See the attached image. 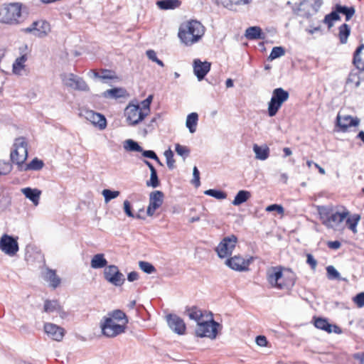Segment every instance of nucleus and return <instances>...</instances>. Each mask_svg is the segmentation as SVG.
Masks as SVG:
<instances>
[{
    "mask_svg": "<svg viewBox=\"0 0 364 364\" xmlns=\"http://www.w3.org/2000/svg\"><path fill=\"white\" fill-rule=\"evenodd\" d=\"M60 308L58 302L55 300H46L44 303V311L47 313H51L57 311Z\"/></svg>",
    "mask_w": 364,
    "mask_h": 364,
    "instance_id": "nucleus-46",
    "label": "nucleus"
},
{
    "mask_svg": "<svg viewBox=\"0 0 364 364\" xmlns=\"http://www.w3.org/2000/svg\"><path fill=\"white\" fill-rule=\"evenodd\" d=\"M256 343L262 347L266 346L267 345V340L264 336H257L255 339Z\"/></svg>",
    "mask_w": 364,
    "mask_h": 364,
    "instance_id": "nucleus-64",
    "label": "nucleus"
},
{
    "mask_svg": "<svg viewBox=\"0 0 364 364\" xmlns=\"http://www.w3.org/2000/svg\"><path fill=\"white\" fill-rule=\"evenodd\" d=\"M166 321L169 328L178 335H183L186 332V326L183 320L176 314H168Z\"/></svg>",
    "mask_w": 364,
    "mask_h": 364,
    "instance_id": "nucleus-16",
    "label": "nucleus"
},
{
    "mask_svg": "<svg viewBox=\"0 0 364 364\" xmlns=\"http://www.w3.org/2000/svg\"><path fill=\"white\" fill-rule=\"evenodd\" d=\"M322 4V0H304L298 8V15L309 18L318 11Z\"/></svg>",
    "mask_w": 364,
    "mask_h": 364,
    "instance_id": "nucleus-9",
    "label": "nucleus"
},
{
    "mask_svg": "<svg viewBox=\"0 0 364 364\" xmlns=\"http://www.w3.org/2000/svg\"><path fill=\"white\" fill-rule=\"evenodd\" d=\"M146 56L148 57V58L149 60H151V61L156 63L161 67L164 66L163 61L157 58L156 53L154 50H146Z\"/></svg>",
    "mask_w": 364,
    "mask_h": 364,
    "instance_id": "nucleus-56",
    "label": "nucleus"
},
{
    "mask_svg": "<svg viewBox=\"0 0 364 364\" xmlns=\"http://www.w3.org/2000/svg\"><path fill=\"white\" fill-rule=\"evenodd\" d=\"M245 37L249 40H261L264 38V34L260 27L251 26L246 29Z\"/></svg>",
    "mask_w": 364,
    "mask_h": 364,
    "instance_id": "nucleus-26",
    "label": "nucleus"
},
{
    "mask_svg": "<svg viewBox=\"0 0 364 364\" xmlns=\"http://www.w3.org/2000/svg\"><path fill=\"white\" fill-rule=\"evenodd\" d=\"M253 151L255 154V158L259 160L264 161L269 156V149L267 146L253 145Z\"/></svg>",
    "mask_w": 364,
    "mask_h": 364,
    "instance_id": "nucleus-28",
    "label": "nucleus"
},
{
    "mask_svg": "<svg viewBox=\"0 0 364 364\" xmlns=\"http://www.w3.org/2000/svg\"><path fill=\"white\" fill-rule=\"evenodd\" d=\"M361 71H359V70H358L356 72H355L354 70H351L348 75V78H347L346 83L347 84L354 83L355 87V88L358 87L360 84V77H359V73Z\"/></svg>",
    "mask_w": 364,
    "mask_h": 364,
    "instance_id": "nucleus-45",
    "label": "nucleus"
},
{
    "mask_svg": "<svg viewBox=\"0 0 364 364\" xmlns=\"http://www.w3.org/2000/svg\"><path fill=\"white\" fill-rule=\"evenodd\" d=\"M146 185L152 188H156L159 186L160 181L158 177L157 171L151 173L150 179L146 181Z\"/></svg>",
    "mask_w": 364,
    "mask_h": 364,
    "instance_id": "nucleus-52",
    "label": "nucleus"
},
{
    "mask_svg": "<svg viewBox=\"0 0 364 364\" xmlns=\"http://www.w3.org/2000/svg\"><path fill=\"white\" fill-rule=\"evenodd\" d=\"M318 210L322 224L326 226L329 222L331 215L334 212L333 209L330 207L321 206L318 208Z\"/></svg>",
    "mask_w": 364,
    "mask_h": 364,
    "instance_id": "nucleus-31",
    "label": "nucleus"
},
{
    "mask_svg": "<svg viewBox=\"0 0 364 364\" xmlns=\"http://www.w3.org/2000/svg\"><path fill=\"white\" fill-rule=\"evenodd\" d=\"M127 95V92L122 87H114L112 89L107 90L103 92V96L107 98L118 99L125 97Z\"/></svg>",
    "mask_w": 364,
    "mask_h": 364,
    "instance_id": "nucleus-27",
    "label": "nucleus"
},
{
    "mask_svg": "<svg viewBox=\"0 0 364 364\" xmlns=\"http://www.w3.org/2000/svg\"><path fill=\"white\" fill-rule=\"evenodd\" d=\"M109 318H112V320L114 321H122L123 323L122 325H124L125 326H127V324L128 323V318H127V315L125 314V313L124 311H122V310H119V309L114 310L112 312H110L109 314Z\"/></svg>",
    "mask_w": 364,
    "mask_h": 364,
    "instance_id": "nucleus-40",
    "label": "nucleus"
},
{
    "mask_svg": "<svg viewBox=\"0 0 364 364\" xmlns=\"http://www.w3.org/2000/svg\"><path fill=\"white\" fill-rule=\"evenodd\" d=\"M23 195L29 199L35 205L39 203L41 191L37 188L30 187L24 188L21 190Z\"/></svg>",
    "mask_w": 364,
    "mask_h": 364,
    "instance_id": "nucleus-25",
    "label": "nucleus"
},
{
    "mask_svg": "<svg viewBox=\"0 0 364 364\" xmlns=\"http://www.w3.org/2000/svg\"><path fill=\"white\" fill-rule=\"evenodd\" d=\"M266 211L272 212L277 211L279 214H283L284 209L282 205L278 204H272L266 208Z\"/></svg>",
    "mask_w": 364,
    "mask_h": 364,
    "instance_id": "nucleus-59",
    "label": "nucleus"
},
{
    "mask_svg": "<svg viewBox=\"0 0 364 364\" xmlns=\"http://www.w3.org/2000/svg\"><path fill=\"white\" fill-rule=\"evenodd\" d=\"M337 11L346 16V21H348L355 14V10L353 6H343L339 4H336Z\"/></svg>",
    "mask_w": 364,
    "mask_h": 364,
    "instance_id": "nucleus-36",
    "label": "nucleus"
},
{
    "mask_svg": "<svg viewBox=\"0 0 364 364\" xmlns=\"http://www.w3.org/2000/svg\"><path fill=\"white\" fill-rule=\"evenodd\" d=\"M251 197V193L250 191L246 190L239 191L235 196L234 200L232 203L234 205L238 206L246 201H247Z\"/></svg>",
    "mask_w": 364,
    "mask_h": 364,
    "instance_id": "nucleus-32",
    "label": "nucleus"
},
{
    "mask_svg": "<svg viewBox=\"0 0 364 364\" xmlns=\"http://www.w3.org/2000/svg\"><path fill=\"white\" fill-rule=\"evenodd\" d=\"M124 148L129 151H137L140 152L142 151V147L139 144L138 142L133 139H127L124 141Z\"/></svg>",
    "mask_w": 364,
    "mask_h": 364,
    "instance_id": "nucleus-43",
    "label": "nucleus"
},
{
    "mask_svg": "<svg viewBox=\"0 0 364 364\" xmlns=\"http://www.w3.org/2000/svg\"><path fill=\"white\" fill-rule=\"evenodd\" d=\"M237 242V237L233 234L225 237L215 249L218 256L221 259L230 256Z\"/></svg>",
    "mask_w": 364,
    "mask_h": 364,
    "instance_id": "nucleus-5",
    "label": "nucleus"
},
{
    "mask_svg": "<svg viewBox=\"0 0 364 364\" xmlns=\"http://www.w3.org/2000/svg\"><path fill=\"white\" fill-rule=\"evenodd\" d=\"M124 116L129 125L135 126L146 117V113L141 110L139 105L129 103L124 109Z\"/></svg>",
    "mask_w": 364,
    "mask_h": 364,
    "instance_id": "nucleus-7",
    "label": "nucleus"
},
{
    "mask_svg": "<svg viewBox=\"0 0 364 364\" xmlns=\"http://www.w3.org/2000/svg\"><path fill=\"white\" fill-rule=\"evenodd\" d=\"M193 180L192 183L195 185L196 187H198L200 184V172L196 166L193 167Z\"/></svg>",
    "mask_w": 364,
    "mask_h": 364,
    "instance_id": "nucleus-60",
    "label": "nucleus"
},
{
    "mask_svg": "<svg viewBox=\"0 0 364 364\" xmlns=\"http://www.w3.org/2000/svg\"><path fill=\"white\" fill-rule=\"evenodd\" d=\"M102 332L104 336L113 338L125 331L126 326L124 325L117 324L112 318H104V322L101 323Z\"/></svg>",
    "mask_w": 364,
    "mask_h": 364,
    "instance_id": "nucleus-10",
    "label": "nucleus"
},
{
    "mask_svg": "<svg viewBox=\"0 0 364 364\" xmlns=\"http://www.w3.org/2000/svg\"><path fill=\"white\" fill-rule=\"evenodd\" d=\"M314 326L316 328L325 331L327 333L332 332L333 324L330 323L327 318H316L314 321Z\"/></svg>",
    "mask_w": 364,
    "mask_h": 364,
    "instance_id": "nucleus-35",
    "label": "nucleus"
},
{
    "mask_svg": "<svg viewBox=\"0 0 364 364\" xmlns=\"http://www.w3.org/2000/svg\"><path fill=\"white\" fill-rule=\"evenodd\" d=\"M175 150L179 156L183 157L184 159L186 158L190 154V149L188 147L182 146L179 144H176Z\"/></svg>",
    "mask_w": 364,
    "mask_h": 364,
    "instance_id": "nucleus-55",
    "label": "nucleus"
},
{
    "mask_svg": "<svg viewBox=\"0 0 364 364\" xmlns=\"http://www.w3.org/2000/svg\"><path fill=\"white\" fill-rule=\"evenodd\" d=\"M338 37L340 43L344 44L347 42L350 33V28L347 23H343L338 28Z\"/></svg>",
    "mask_w": 364,
    "mask_h": 364,
    "instance_id": "nucleus-39",
    "label": "nucleus"
},
{
    "mask_svg": "<svg viewBox=\"0 0 364 364\" xmlns=\"http://www.w3.org/2000/svg\"><path fill=\"white\" fill-rule=\"evenodd\" d=\"M23 21L21 4H5L0 7V23L8 25H16L21 23Z\"/></svg>",
    "mask_w": 364,
    "mask_h": 364,
    "instance_id": "nucleus-3",
    "label": "nucleus"
},
{
    "mask_svg": "<svg viewBox=\"0 0 364 364\" xmlns=\"http://www.w3.org/2000/svg\"><path fill=\"white\" fill-rule=\"evenodd\" d=\"M211 64L209 62H202L199 59L193 61V72L199 81L203 80L210 70Z\"/></svg>",
    "mask_w": 364,
    "mask_h": 364,
    "instance_id": "nucleus-20",
    "label": "nucleus"
},
{
    "mask_svg": "<svg viewBox=\"0 0 364 364\" xmlns=\"http://www.w3.org/2000/svg\"><path fill=\"white\" fill-rule=\"evenodd\" d=\"M285 54V49L282 46H275L272 48L268 58L271 60L280 58Z\"/></svg>",
    "mask_w": 364,
    "mask_h": 364,
    "instance_id": "nucleus-47",
    "label": "nucleus"
},
{
    "mask_svg": "<svg viewBox=\"0 0 364 364\" xmlns=\"http://www.w3.org/2000/svg\"><path fill=\"white\" fill-rule=\"evenodd\" d=\"M185 313L189 317L190 319L194 320L198 323L200 322V318L203 316V314L200 309H199L196 306H187L186 308Z\"/></svg>",
    "mask_w": 364,
    "mask_h": 364,
    "instance_id": "nucleus-33",
    "label": "nucleus"
},
{
    "mask_svg": "<svg viewBox=\"0 0 364 364\" xmlns=\"http://www.w3.org/2000/svg\"><path fill=\"white\" fill-rule=\"evenodd\" d=\"M204 34V27L196 20L190 21L180 26L178 38L186 46L198 42Z\"/></svg>",
    "mask_w": 364,
    "mask_h": 364,
    "instance_id": "nucleus-1",
    "label": "nucleus"
},
{
    "mask_svg": "<svg viewBox=\"0 0 364 364\" xmlns=\"http://www.w3.org/2000/svg\"><path fill=\"white\" fill-rule=\"evenodd\" d=\"M164 198V194L161 191H154L149 194V203L146 210L147 215H154L155 211L162 205Z\"/></svg>",
    "mask_w": 364,
    "mask_h": 364,
    "instance_id": "nucleus-15",
    "label": "nucleus"
},
{
    "mask_svg": "<svg viewBox=\"0 0 364 364\" xmlns=\"http://www.w3.org/2000/svg\"><path fill=\"white\" fill-rule=\"evenodd\" d=\"M340 15L335 6L333 10L328 14L326 15L323 22L327 24L328 28H331L333 26V22L340 20Z\"/></svg>",
    "mask_w": 364,
    "mask_h": 364,
    "instance_id": "nucleus-38",
    "label": "nucleus"
},
{
    "mask_svg": "<svg viewBox=\"0 0 364 364\" xmlns=\"http://www.w3.org/2000/svg\"><path fill=\"white\" fill-rule=\"evenodd\" d=\"M46 281L50 282V285L55 289L60 284V278L56 274L55 270L48 269L44 276Z\"/></svg>",
    "mask_w": 364,
    "mask_h": 364,
    "instance_id": "nucleus-30",
    "label": "nucleus"
},
{
    "mask_svg": "<svg viewBox=\"0 0 364 364\" xmlns=\"http://www.w3.org/2000/svg\"><path fill=\"white\" fill-rule=\"evenodd\" d=\"M25 152L28 156V144L26 139L23 136L16 138L14 144V149L10 154V160L12 164L17 165L18 168V162H20L21 157L23 158Z\"/></svg>",
    "mask_w": 364,
    "mask_h": 364,
    "instance_id": "nucleus-8",
    "label": "nucleus"
},
{
    "mask_svg": "<svg viewBox=\"0 0 364 364\" xmlns=\"http://www.w3.org/2000/svg\"><path fill=\"white\" fill-rule=\"evenodd\" d=\"M353 65L357 70L364 71V44L356 48L353 55Z\"/></svg>",
    "mask_w": 364,
    "mask_h": 364,
    "instance_id": "nucleus-23",
    "label": "nucleus"
},
{
    "mask_svg": "<svg viewBox=\"0 0 364 364\" xmlns=\"http://www.w3.org/2000/svg\"><path fill=\"white\" fill-rule=\"evenodd\" d=\"M0 250L9 256L15 255L19 250L17 240L11 235L4 234L0 240Z\"/></svg>",
    "mask_w": 364,
    "mask_h": 364,
    "instance_id": "nucleus-13",
    "label": "nucleus"
},
{
    "mask_svg": "<svg viewBox=\"0 0 364 364\" xmlns=\"http://www.w3.org/2000/svg\"><path fill=\"white\" fill-rule=\"evenodd\" d=\"M26 60L27 56L26 54L17 58L13 64V73L14 74L20 75L21 70L25 67V63Z\"/></svg>",
    "mask_w": 364,
    "mask_h": 364,
    "instance_id": "nucleus-41",
    "label": "nucleus"
},
{
    "mask_svg": "<svg viewBox=\"0 0 364 364\" xmlns=\"http://www.w3.org/2000/svg\"><path fill=\"white\" fill-rule=\"evenodd\" d=\"M327 277L328 279H337L341 280L340 273L337 269L332 265H329L326 267Z\"/></svg>",
    "mask_w": 364,
    "mask_h": 364,
    "instance_id": "nucleus-49",
    "label": "nucleus"
},
{
    "mask_svg": "<svg viewBox=\"0 0 364 364\" xmlns=\"http://www.w3.org/2000/svg\"><path fill=\"white\" fill-rule=\"evenodd\" d=\"M359 124V119L357 117L353 118L350 115H346L341 117L338 114L336 117V126H338L340 130L345 132L349 127H356Z\"/></svg>",
    "mask_w": 364,
    "mask_h": 364,
    "instance_id": "nucleus-21",
    "label": "nucleus"
},
{
    "mask_svg": "<svg viewBox=\"0 0 364 364\" xmlns=\"http://www.w3.org/2000/svg\"><path fill=\"white\" fill-rule=\"evenodd\" d=\"M44 331L49 338L56 341H61L65 336L63 328L51 323L44 324Z\"/></svg>",
    "mask_w": 364,
    "mask_h": 364,
    "instance_id": "nucleus-18",
    "label": "nucleus"
},
{
    "mask_svg": "<svg viewBox=\"0 0 364 364\" xmlns=\"http://www.w3.org/2000/svg\"><path fill=\"white\" fill-rule=\"evenodd\" d=\"M225 264L232 270L244 272L248 270L250 262L240 255H235L228 258Z\"/></svg>",
    "mask_w": 364,
    "mask_h": 364,
    "instance_id": "nucleus-17",
    "label": "nucleus"
},
{
    "mask_svg": "<svg viewBox=\"0 0 364 364\" xmlns=\"http://www.w3.org/2000/svg\"><path fill=\"white\" fill-rule=\"evenodd\" d=\"M306 263L310 265L312 269H315L317 266V261L311 254L306 255Z\"/></svg>",
    "mask_w": 364,
    "mask_h": 364,
    "instance_id": "nucleus-62",
    "label": "nucleus"
},
{
    "mask_svg": "<svg viewBox=\"0 0 364 364\" xmlns=\"http://www.w3.org/2000/svg\"><path fill=\"white\" fill-rule=\"evenodd\" d=\"M100 79L102 80H114L117 79V76L115 75V73L112 70L102 69Z\"/></svg>",
    "mask_w": 364,
    "mask_h": 364,
    "instance_id": "nucleus-54",
    "label": "nucleus"
},
{
    "mask_svg": "<svg viewBox=\"0 0 364 364\" xmlns=\"http://www.w3.org/2000/svg\"><path fill=\"white\" fill-rule=\"evenodd\" d=\"M139 266L140 269L146 274H152L156 272L154 266L148 262L140 261L139 262Z\"/></svg>",
    "mask_w": 364,
    "mask_h": 364,
    "instance_id": "nucleus-50",
    "label": "nucleus"
},
{
    "mask_svg": "<svg viewBox=\"0 0 364 364\" xmlns=\"http://www.w3.org/2000/svg\"><path fill=\"white\" fill-rule=\"evenodd\" d=\"M120 193L118 191H112L110 189H104L102 191V195L105 198V200L106 203L109 200L116 198L119 196Z\"/></svg>",
    "mask_w": 364,
    "mask_h": 364,
    "instance_id": "nucleus-51",
    "label": "nucleus"
},
{
    "mask_svg": "<svg viewBox=\"0 0 364 364\" xmlns=\"http://www.w3.org/2000/svg\"><path fill=\"white\" fill-rule=\"evenodd\" d=\"M21 157L20 162H18V171H26L28 170L32 171H39L43 168L44 166V163L42 160L34 158L30 163L25 164L26 160L27 159V155L25 153V155Z\"/></svg>",
    "mask_w": 364,
    "mask_h": 364,
    "instance_id": "nucleus-19",
    "label": "nucleus"
},
{
    "mask_svg": "<svg viewBox=\"0 0 364 364\" xmlns=\"http://www.w3.org/2000/svg\"><path fill=\"white\" fill-rule=\"evenodd\" d=\"M198 115L196 112H192L187 116L186 125L191 133L196 131Z\"/></svg>",
    "mask_w": 364,
    "mask_h": 364,
    "instance_id": "nucleus-37",
    "label": "nucleus"
},
{
    "mask_svg": "<svg viewBox=\"0 0 364 364\" xmlns=\"http://www.w3.org/2000/svg\"><path fill=\"white\" fill-rule=\"evenodd\" d=\"M164 156L166 159V164H167V166L168 167V168L170 170L173 169L175 167V166H174L175 160L173 159V152L170 149H168V150H166L164 151Z\"/></svg>",
    "mask_w": 364,
    "mask_h": 364,
    "instance_id": "nucleus-53",
    "label": "nucleus"
},
{
    "mask_svg": "<svg viewBox=\"0 0 364 364\" xmlns=\"http://www.w3.org/2000/svg\"><path fill=\"white\" fill-rule=\"evenodd\" d=\"M353 301L356 304L358 307L362 308L364 306V292H360L353 297Z\"/></svg>",
    "mask_w": 364,
    "mask_h": 364,
    "instance_id": "nucleus-61",
    "label": "nucleus"
},
{
    "mask_svg": "<svg viewBox=\"0 0 364 364\" xmlns=\"http://www.w3.org/2000/svg\"><path fill=\"white\" fill-rule=\"evenodd\" d=\"M12 166L9 162L0 161V176L6 175L11 171Z\"/></svg>",
    "mask_w": 364,
    "mask_h": 364,
    "instance_id": "nucleus-58",
    "label": "nucleus"
},
{
    "mask_svg": "<svg viewBox=\"0 0 364 364\" xmlns=\"http://www.w3.org/2000/svg\"><path fill=\"white\" fill-rule=\"evenodd\" d=\"M63 82L68 87L76 90L84 92H88L90 90V87L84 79L73 73L65 75L64 77H63Z\"/></svg>",
    "mask_w": 364,
    "mask_h": 364,
    "instance_id": "nucleus-12",
    "label": "nucleus"
},
{
    "mask_svg": "<svg viewBox=\"0 0 364 364\" xmlns=\"http://www.w3.org/2000/svg\"><path fill=\"white\" fill-rule=\"evenodd\" d=\"M23 31L32 33L38 38H43L50 31V24L46 21H36L29 27L24 28Z\"/></svg>",
    "mask_w": 364,
    "mask_h": 364,
    "instance_id": "nucleus-14",
    "label": "nucleus"
},
{
    "mask_svg": "<svg viewBox=\"0 0 364 364\" xmlns=\"http://www.w3.org/2000/svg\"><path fill=\"white\" fill-rule=\"evenodd\" d=\"M267 279L272 288L279 290H290L295 284L294 275H284L280 266L272 267L267 272Z\"/></svg>",
    "mask_w": 364,
    "mask_h": 364,
    "instance_id": "nucleus-2",
    "label": "nucleus"
},
{
    "mask_svg": "<svg viewBox=\"0 0 364 364\" xmlns=\"http://www.w3.org/2000/svg\"><path fill=\"white\" fill-rule=\"evenodd\" d=\"M219 326L220 323L213 318L210 321L198 322L196 334L200 338L208 337L214 339L218 335Z\"/></svg>",
    "mask_w": 364,
    "mask_h": 364,
    "instance_id": "nucleus-6",
    "label": "nucleus"
},
{
    "mask_svg": "<svg viewBox=\"0 0 364 364\" xmlns=\"http://www.w3.org/2000/svg\"><path fill=\"white\" fill-rule=\"evenodd\" d=\"M348 214V211H343L342 213L334 211L333 214L331 215L329 222L326 227L328 228H333L335 226H337L343 222Z\"/></svg>",
    "mask_w": 364,
    "mask_h": 364,
    "instance_id": "nucleus-24",
    "label": "nucleus"
},
{
    "mask_svg": "<svg viewBox=\"0 0 364 364\" xmlns=\"http://www.w3.org/2000/svg\"><path fill=\"white\" fill-rule=\"evenodd\" d=\"M157 6L161 10H170L178 8L181 5L180 0H159L156 1Z\"/></svg>",
    "mask_w": 364,
    "mask_h": 364,
    "instance_id": "nucleus-29",
    "label": "nucleus"
},
{
    "mask_svg": "<svg viewBox=\"0 0 364 364\" xmlns=\"http://www.w3.org/2000/svg\"><path fill=\"white\" fill-rule=\"evenodd\" d=\"M289 93L282 87L275 88L272 91V97L268 103V114L269 117H274L284 102L288 100Z\"/></svg>",
    "mask_w": 364,
    "mask_h": 364,
    "instance_id": "nucleus-4",
    "label": "nucleus"
},
{
    "mask_svg": "<svg viewBox=\"0 0 364 364\" xmlns=\"http://www.w3.org/2000/svg\"><path fill=\"white\" fill-rule=\"evenodd\" d=\"M124 211L128 217L136 218L137 219H144V218L141 217L139 213H137L136 215L133 213L131 203L127 200L124 201Z\"/></svg>",
    "mask_w": 364,
    "mask_h": 364,
    "instance_id": "nucleus-48",
    "label": "nucleus"
},
{
    "mask_svg": "<svg viewBox=\"0 0 364 364\" xmlns=\"http://www.w3.org/2000/svg\"><path fill=\"white\" fill-rule=\"evenodd\" d=\"M204 193L218 200H223L227 198V193L225 191L218 189H208L206 190Z\"/></svg>",
    "mask_w": 364,
    "mask_h": 364,
    "instance_id": "nucleus-44",
    "label": "nucleus"
},
{
    "mask_svg": "<svg viewBox=\"0 0 364 364\" xmlns=\"http://www.w3.org/2000/svg\"><path fill=\"white\" fill-rule=\"evenodd\" d=\"M140 152H141L142 156L145 158L151 159H155V157L156 158V154L153 150H144L142 149V151H141Z\"/></svg>",
    "mask_w": 364,
    "mask_h": 364,
    "instance_id": "nucleus-63",
    "label": "nucleus"
},
{
    "mask_svg": "<svg viewBox=\"0 0 364 364\" xmlns=\"http://www.w3.org/2000/svg\"><path fill=\"white\" fill-rule=\"evenodd\" d=\"M152 99V95H149L146 99L141 102V105H139L141 106V110L146 113V116L150 112V105L151 103Z\"/></svg>",
    "mask_w": 364,
    "mask_h": 364,
    "instance_id": "nucleus-57",
    "label": "nucleus"
},
{
    "mask_svg": "<svg viewBox=\"0 0 364 364\" xmlns=\"http://www.w3.org/2000/svg\"><path fill=\"white\" fill-rule=\"evenodd\" d=\"M104 277L108 282L116 287L122 286L125 282L123 274L119 270L118 267L114 264L105 267Z\"/></svg>",
    "mask_w": 364,
    "mask_h": 364,
    "instance_id": "nucleus-11",
    "label": "nucleus"
},
{
    "mask_svg": "<svg viewBox=\"0 0 364 364\" xmlns=\"http://www.w3.org/2000/svg\"><path fill=\"white\" fill-rule=\"evenodd\" d=\"M90 264L93 269H101L107 267V261L103 254H97L92 258Z\"/></svg>",
    "mask_w": 364,
    "mask_h": 364,
    "instance_id": "nucleus-34",
    "label": "nucleus"
},
{
    "mask_svg": "<svg viewBox=\"0 0 364 364\" xmlns=\"http://www.w3.org/2000/svg\"><path fill=\"white\" fill-rule=\"evenodd\" d=\"M86 118L100 130L105 129L107 127V119L105 117L100 113L95 112L92 110L87 111Z\"/></svg>",
    "mask_w": 364,
    "mask_h": 364,
    "instance_id": "nucleus-22",
    "label": "nucleus"
},
{
    "mask_svg": "<svg viewBox=\"0 0 364 364\" xmlns=\"http://www.w3.org/2000/svg\"><path fill=\"white\" fill-rule=\"evenodd\" d=\"M360 220L359 214H353L346 220V225L353 232H357V225Z\"/></svg>",
    "mask_w": 364,
    "mask_h": 364,
    "instance_id": "nucleus-42",
    "label": "nucleus"
}]
</instances>
